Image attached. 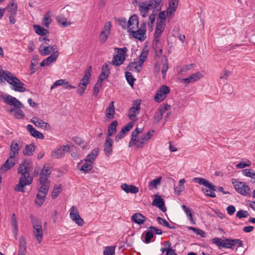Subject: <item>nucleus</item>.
I'll return each instance as SVG.
<instances>
[{"label":"nucleus","mask_w":255,"mask_h":255,"mask_svg":"<svg viewBox=\"0 0 255 255\" xmlns=\"http://www.w3.org/2000/svg\"><path fill=\"white\" fill-rule=\"evenodd\" d=\"M33 167L32 162L28 160H24L20 164L17 169V173L21 175L18 183L15 186L14 190L18 192H24V187L31 184L33 181V177L30 175Z\"/></svg>","instance_id":"nucleus-1"},{"label":"nucleus","mask_w":255,"mask_h":255,"mask_svg":"<svg viewBox=\"0 0 255 255\" xmlns=\"http://www.w3.org/2000/svg\"><path fill=\"white\" fill-rule=\"evenodd\" d=\"M161 8V0H149L141 2L138 4V9L143 17H146L149 10L159 11Z\"/></svg>","instance_id":"nucleus-2"},{"label":"nucleus","mask_w":255,"mask_h":255,"mask_svg":"<svg viewBox=\"0 0 255 255\" xmlns=\"http://www.w3.org/2000/svg\"><path fill=\"white\" fill-rule=\"evenodd\" d=\"M213 244H216L219 249L221 247L232 249L234 246L238 247H242L243 243L242 241L239 239H230L226 238L223 241L221 239L218 238H214L212 240Z\"/></svg>","instance_id":"nucleus-3"},{"label":"nucleus","mask_w":255,"mask_h":255,"mask_svg":"<svg viewBox=\"0 0 255 255\" xmlns=\"http://www.w3.org/2000/svg\"><path fill=\"white\" fill-rule=\"evenodd\" d=\"M232 184L234 185L236 191L241 195L245 196L251 195V190L250 188L245 182L233 179Z\"/></svg>","instance_id":"nucleus-4"},{"label":"nucleus","mask_w":255,"mask_h":255,"mask_svg":"<svg viewBox=\"0 0 255 255\" xmlns=\"http://www.w3.org/2000/svg\"><path fill=\"white\" fill-rule=\"evenodd\" d=\"M5 81L13 86L12 89L15 91L24 92L26 90V88L23 87L24 84L11 73Z\"/></svg>","instance_id":"nucleus-5"},{"label":"nucleus","mask_w":255,"mask_h":255,"mask_svg":"<svg viewBox=\"0 0 255 255\" xmlns=\"http://www.w3.org/2000/svg\"><path fill=\"white\" fill-rule=\"evenodd\" d=\"M115 50H117V54L113 57L112 61V64L116 66H119L122 65L126 60V53L128 51L126 47L115 48Z\"/></svg>","instance_id":"nucleus-6"},{"label":"nucleus","mask_w":255,"mask_h":255,"mask_svg":"<svg viewBox=\"0 0 255 255\" xmlns=\"http://www.w3.org/2000/svg\"><path fill=\"white\" fill-rule=\"evenodd\" d=\"M32 227L34 237L38 243H40L43 237V230L41 221L38 220H34L32 222Z\"/></svg>","instance_id":"nucleus-7"},{"label":"nucleus","mask_w":255,"mask_h":255,"mask_svg":"<svg viewBox=\"0 0 255 255\" xmlns=\"http://www.w3.org/2000/svg\"><path fill=\"white\" fill-rule=\"evenodd\" d=\"M1 98L5 103L15 108L24 107L23 105L19 100L11 96L2 94L1 96Z\"/></svg>","instance_id":"nucleus-8"},{"label":"nucleus","mask_w":255,"mask_h":255,"mask_svg":"<svg viewBox=\"0 0 255 255\" xmlns=\"http://www.w3.org/2000/svg\"><path fill=\"white\" fill-rule=\"evenodd\" d=\"M170 92L169 87L166 85L161 86L157 90L154 96V100L158 103L162 102L166 97L167 94Z\"/></svg>","instance_id":"nucleus-9"},{"label":"nucleus","mask_w":255,"mask_h":255,"mask_svg":"<svg viewBox=\"0 0 255 255\" xmlns=\"http://www.w3.org/2000/svg\"><path fill=\"white\" fill-rule=\"evenodd\" d=\"M70 217L78 226L83 225L84 220L80 217L79 211L75 206H73L70 210Z\"/></svg>","instance_id":"nucleus-10"},{"label":"nucleus","mask_w":255,"mask_h":255,"mask_svg":"<svg viewBox=\"0 0 255 255\" xmlns=\"http://www.w3.org/2000/svg\"><path fill=\"white\" fill-rule=\"evenodd\" d=\"M22 142L19 140H14L11 143L10 146V158H14L15 156L18 154L20 149L22 148Z\"/></svg>","instance_id":"nucleus-11"},{"label":"nucleus","mask_w":255,"mask_h":255,"mask_svg":"<svg viewBox=\"0 0 255 255\" xmlns=\"http://www.w3.org/2000/svg\"><path fill=\"white\" fill-rule=\"evenodd\" d=\"M51 168L50 166L44 165L40 173L39 182L40 183H46V182H49L48 179L51 173Z\"/></svg>","instance_id":"nucleus-12"},{"label":"nucleus","mask_w":255,"mask_h":255,"mask_svg":"<svg viewBox=\"0 0 255 255\" xmlns=\"http://www.w3.org/2000/svg\"><path fill=\"white\" fill-rule=\"evenodd\" d=\"M70 148V145L61 146L52 152L51 157L55 159L61 158L64 155L65 152L69 150Z\"/></svg>","instance_id":"nucleus-13"},{"label":"nucleus","mask_w":255,"mask_h":255,"mask_svg":"<svg viewBox=\"0 0 255 255\" xmlns=\"http://www.w3.org/2000/svg\"><path fill=\"white\" fill-rule=\"evenodd\" d=\"M138 18L136 14L132 15L128 20V31L130 32L131 30H134L138 28Z\"/></svg>","instance_id":"nucleus-14"},{"label":"nucleus","mask_w":255,"mask_h":255,"mask_svg":"<svg viewBox=\"0 0 255 255\" xmlns=\"http://www.w3.org/2000/svg\"><path fill=\"white\" fill-rule=\"evenodd\" d=\"M57 47L55 45L50 46L49 43H46V45H44V43H42L39 47V51L41 55L46 56L49 55L51 52H55Z\"/></svg>","instance_id":"nucleus-15"},{"label":"nucleus","mask_w":255,"mask_h":255,"mask_svg":"<svg viewBox=\"0 0 255 255\" xmlns=\"http://www.w3.org/2000/svg\"><path fill=\"white\" fill-rule=\"evenodd\" d=\"M176 10L168 6L166 10L161 11L159 13L158 17L159 19L157 20H161L165 22V18L168 17L171 18L174 14Z\"/></svg>","instance_id":"nucleus-16"},{"label":"nucleus","mask_w":255,"mask_h":255,"mask_svg":"<svg viewBox=\"0 0 255 255\" xmlns=\"http://www.w3.org/2000/svg\"><path fill=\"white\" fill-rule=\"evenodd\" d=\"M30 122L36 127L43 129L48 130L50 128L49 124L39 119L37 117H33L30 120Z\"/></svg>","instance_id":"nucleus-17"},{"label":"nucleus","mask_w":255,"mask_h":255,"mask_svg":"<svg viewBox=\"0 0 255 255\" xmlns=\"http://www.w3.org/2000/svg\"><path fill=\"white\" fill-rule=\"evenodd\" d=\"M171 106L167 104H164L155 113L154 118L156 123H158L162 118L163 114L170 108Z\"/></svg>","instance_id":"nucleus-18"},{"label":"nucleus","mask_w":255,"mask_h":255,"mask_svg":"<svg viewBox=\"0 0 255 255\" xmlns=\"http://www.w3.org/2000/svg\"><path fill=\"white\" fill-rule=\"evenodd\" d=\"M113 140L109 136H106V141L104 145V151L107 156H110L113 152Z\"/></svg>","instance_id":"nucleus-19"},{"label":"nucleus","mask_w":255,"mask_h":255,"mask_svg":"<svg viewBox=\"0 0 255 255\" xmlns=\"http://www.w3.org/2000/svg\"><path fill=\"white\" fill-rule=\"evenodd\" d=\"M92 67L90 66L85 72L84 75L82 79L80 80L79 85L87 87L90 82Z\"/></svg>","instance_id":"nucleus-20"},{"label":"nucleus","mask_w":255,"mask_h":255,"mask_svg":"<svg viewBox=\"0 0 255 255\" xmlns=\"http://www.w3.org/2000/svg\"><path fill=\"white\" fill-rule=\"evenodd\" d=\"M203 77V75L200 72H198L195 73L190 75L189 77L186 78H183L181 81L186 84L194 82L200 79Z\"/></svg>","instance_id":"nucleus-21"},{"label":"nucleus","mask_w":255,"mask_h":255,"mask_svg":"<svg viewBox=\"0 0 255 255\" xmlns=\"http://www.w3.org/2000/svg\"><path fill=\"white\" fill-rule=\"evenodd\" d=\"M152 205L157 206L163 212L166 211V208L164 206V201L159 195H155V199L152 203Z\"/></svg>","instance_id":"nucleus-22"},{"label":"nucleus","mask_w":255,"mask_h":255,"mask_svg":"<svg viewBox=\"0 0 255 255\" xmlns=\"http://www.w3.org/2000/svg\"><path fill=\"white\" fill-rule=\"evenodd\" d=\"M59 55V53L57 51H56L50 55L49 56L44 59L41 63L40 66L41 67L44 66H48L53 62L55 61Z\"/></svg>","instance_id":"nucleus-23"},{"label":"nucleus","mask_w":255,"mask_h":255,"mask_svg":"<svg viewBox=\"0 0 255 255\" xmlns=\"http://www.w3.org/2000/svg\"><path fill=\"white\" fill-rule=\"evenodd\" d=\"M110 74V69L108 64L105 63L102 68V72L99 76L98 80L103 82V80L107 79Z\"/></svg>","instance_id":"nucleus-24"},{"label":"nucleus","mask_w":255,"mask_h":255,"mask_svg":"<svg viewBox=\"0 0 255 255\" xmlns=\"http://www.w3.org/2000/svg\"><path fill=\"white\" fill-rule=\"evenodd\" d=\"M165 27V22L161 20H157L154 31V37L159 38Z\"/></svg>","instance_id":"nucleus-25"},{"label":"nucleus","mask_w":255,"mask_h":255,"mask_svg":"<svg viewBox=\"0 0 255 255\" xmlns=\"http://www.w3.org/2000/svg\"><path fill=\"white\" fill-rule=\"evenodd\" d=\"M129 33L133 37L140 41H144L146 38L145 32L140 29H137L134 30H131Z\"/></svg>","instance_id":"nucleus-26"},{"label":"nucleus","mask_w":255,"mask_h":255,"mask_svg":"<svg viewBox=\"0 0 255 255\" xmlns=\"http://www.w3.org/2000/svg\"><path fill=\"white\" fill-rule=\"evenodd\" d=\"M26 128L30 133V134L34 137L41 139H44V136L43 134L39 131L35 129L32 125H28L26 126Z\"/></svg>","instance_id":"nucleus-27"},{"label":"nucleus","mask_w":255,"mask_h":255,"mask_svg":"<svg viewBox=\"0 0 255 255\" xmlns=\"http://www.w3.org/2000/svg\"><path fill=\"white\" fill-rule=\"evenodd\" d=\"M121 188L127 193H131L135 194L139 191L138 187L132 185H128L126 183H123L121 185Z\"/></svg>","instance_id":"nucleus-28"},{"label":"nucleus","mask_w":255,"mask_h":255,"mask_svg":"<svg viewBox=\"0 0 255 255\" xmlns=\"http://www.w3.org/2000/svg\"><path fill=\"white\" fill-rule=\"evenodd\" d=\"M99 148H96L94 149L90 153L88 154L85 159V162H88L93 164L94 160L96 158V157L99 154Z\"/></svg>","instance_id":"nucleus-29"},{"label":"nucleus","mask_w":255,"mask_h":255,"mask_svg":"<svg viewBox=\"0 0 255 255\" xmlns=\"http://www.w3.org/2000/svg\"><path fill=\"white\" fill-rule=\"evenodd\" d=\"M131 219L132 222L141 225L145 221L146 218L141 213H136L131 216Z\"/></svg>","instance_id":"nucleus-30"},{"label":"nucleus","mask_w":255,"mask_h":255,"mask_svg":"<svg viewBox=\"0 0 255 255\" xmlns=\"http://www.w3.org/2000/svg\"><path fill=\"white\" fill-rule=\"evenodd\" d=\"M153 48L156 56H160L162 54V50L161 48V43L158 38H155L153 42Z\"/></svg>","instance_id":"nucleus-31"},{"label":"nucleus","mask_w":255,"mask_h":255,"mask_svg":"<svg viewBox=\"0 0 255 255\" xmlns=\"http://www.w3.org/2000/svg\"><path fill=\"white\" fill-rule=\"evenodd\" d=\"M17 5L14 2V0H11L6 8L9 15H16L17 13Z\"/></svg>","instance_id":"nucleus-32"},{"label":"nucleus","mask_w":255,"mask_h":255,"mask_svg":"<svg viewBox=\"0 0 255 255\" xmlns=\"http://www.w3.org/2000/svg\"><path fill=\"white\" fill-rule=\"evenodd\" d=\"M118 125V122L117 121H113L109 126L108 129V135L107 136H112L113 134L117 132V127Z\"/></svg>","instance_id":"nucleus-33"},{"label":"nucleus","mask_w":255,"mask_h":255,"mask_svg":"<svg viewBox=\"0 0 255 255\" xmlns=\"http://www.w3.org/2000/svg\"><path fill=\"white\" fill-rule=\"evenodd\" d=\"M115 109L114 102L112 101L106 110V116L108 119H112L114 118Z\"/></svg>","instance_id":"nucleus-34"},{"label":"nucleus","mask_w":255,"mask_h":255,"mask_svg":"<svg viewBox=\"0 0 255 255\" xmlns=\"http://www.w3.org/2000/svg\"><path fill=\"white\" fill-rule=\"evenodd\" d=\"M35 151V146L33 144L26 145L23 153L26 156H31Z\"/></svg>","instance_id":"nucleus-35"},{"label":"nucleus","mask_w":255,"mask_h":255,"mask_svg":"<svg viewBox=\"0 0 255 255\" xmlns=\"http://www.w3.org/2000/svg\"><path fill=\"white\" fill-rule=\"evenodd\" d=\"M148 54V51H144L142 50L139 56V59L138 61H137L138 62V66H139V67H142L144 62L147 59Z\"/></svg>","instance_id":"nucleus-36"},{"label":"nucleus","mask_w":255,"mask_h":255,"mask_svg":"<svg viewBox=\"0 0 255 255\" xmlns=\"http://www.w3.org/2000/svg\"><path fill=\"white\" fill-rule=\"evenodd\" d=\"M46 194H41V192H38L36 195V199L35 200V203L38 206L40 207L45 201Z\"/></svg>","instance_id":"nucleus-37"},{"label":"nucleus","mask_w":255,"mask_h":255,"mask_svg":"<svg viewBox=\"0 0 255 255\" xmlns=\"http://www.w3.org/2000/svg\"><path fill=\"white\" fill-rule=\"evenodd\" d=\"M182 209L184 210L188 219L190 220L192 224H195V222L193 220L192 211L190 209L187 208L186 205H182L181 206Z\"/></svg>","instance_id":"nucleus-38"},{"label":"nucleus","mask_w":255,"mask_h":255,"mask_svg":"<svg viewBox=\"0 0 255 255\" xmlns=\"http://www.w3.org/2000/svg\"><path fill=\"white\" fill-rule=\"evenodd\" d=\"M11 225L15 234V236L16 237L18 230V223L14 213H13L11 216Z\"/></svg>","instance_id":"nucleus-39"},{"label":"nucleus","mask_w":255,"mask_h":255,"mask_svg":"<svg viewBox=\"0 0 255 255\" xmlns=\"http://www.w3.org/2000/svg\"><path fill=\"white\" fill-rule=\"evenodd\" d=\"M33 27L36 33H37L38 35L43 36L46 35L48 32V31L47 29L44 28L40 25H34Z\"/></svg>","instance_id":"nucleus-40"},{"label":"nucleus","mask_w":255,"mask_h":255,"mask_svg":"<svg viewBox=\"0 0 255 255\" xmlns=\"http://www.w3.org/2000/svg\"><path fill=\"white\" fill-rule=\"evenodd\" d=\"M58 23L61 26L65 27L71 24L70 22H67V19L62 16H58L56 17Z\"/></svg>","instance_id":"nucleus-41"},{"label":"nucleus","mask_w":255,"mask_h":255,"mask_svg":"<svg viewBox=\"0 0 255 255\" xmlns=\"http://www.w3.org/2000/svg\"><path fill=\"white\" fill-rule=\"evenodd\" d=\"M52 20L50 17V12H47L42 18V23L46 27H48Z\"/></svg>","instance_id":"nucleus-42"},{"label":"nucleus","mask_w":255,"mask_h":255,"mask_svg":"<svg viewBox=\"0 0 255 255\" xmlns=\"http://www.w3.org/2000/svg\"><path fill=\"white\" fill-rule=\"evenodd\" d=\"M139 112V110H135L134 108H130L129 110L128 117L131 120L134 121L136 120V117L137 115L138 114Z\"/></svg>","instance_id":"nucleus-43"},{"label":"nucleus","mask_w":255,"mask_h":255,"mask_svg":"<svg viewBox=\"0 0 255 255\" xmlns=\"http://www.w3.org/2000/svg\"><path fill=\"white\" fill-rule=\"evenodd\" d=\"M125 76L128 83L131 87H133L135 79L133 77L132 74L127 71L125 73Z\"/></svg>","instance_id":"nucleus-44"},{"label":"nucleus","mask_w":255,"mask_h":255,"mask_svg":"<svg viewBox=\"0 0 255 255\" xmlns=\"http://www.w3.org/2000/svg\"><path fill=\"white\" fill-rule=\"evenodd\" d=\"M127 69L129 71H131L133 69H135L138 72H140L141 70V68L139 67V66H138V62L137 61H135L130 62L128 65Z\"/></svg>","instance_id":"nucleus-45"},{"label":"nucleus","mask_w":255,"mask_h":255,"mask_svg":"<svg viewBox=\"0 0 255 255\" xmlns=\"http://www.w3.org/2000/svg\"><path fill=\"white\" fill-rule=\"evenodd\" d=\"M162 179L161 176L154 179V180L149 182V187L150 188H156L158 185L160 184V182Z\"/></svg>","instance_id":"nucleus-46"},{"label":"nucleus","mask_w":255,"mask_h":255,"mask_svg":"<svg viewBox=\"0 0 255 255\" xmlns=\"http://www.w3.org/2000/svg\"><path fill=\"white\" fill-rule=\"evenodd\" d=\"M157 221L159 224L163 226L166 227L169 229H175V227L174 226H170L167 221L160 217H158L157 218Z\"/></svg>","instance_id":"nucleus-47"},{"label":"nucleus","mask_w":255,"mask_h":255,"mask_svg":"<svg viewBox=\"0 0 255 255\" xmlns=\"http://www.w3.org/2000/svg\"><path fill=\"white\" fill-rule=\"evenodd\" d=\"M92 164L85 161L84 164L80 168V170L86 173L90 171L92 169Z\"/></svg>","instance_id":"nucleus-48"},{"label":"nucleus","mask_w":255,"mask_h":255,"mask_svg":"<svg viewBox=\"0 0 255 255\" xmlns=\"http://www.w3.org/2000/svg\"><path fill=\"white\" fill-rule=\"evenodd\" d=\"M41 186L39 189L38 192H41V194H47L49 188V182H46V183H40Z\"/></svg>","instance_id":"nucleus-49"},{"label":"nucleus","mask_w":255,"mask_h":255,"mask_svg":"<svg viewBox=\"0 0 255 255\" xmlns=\"http://www.w3.org/2000/svg\"><path fill=\"white\" fill-rule=\"evenodd\" d=\"M242 171L243 174L245 176L255 179V172L254 171V170L250 169H245L242 170Z\"/></svg>","instance_id":"nucleus-50"},{"label":"nucleus","mask_w":255,"mask_h":255,"mask_svg":"<svg viewBox=\"0 0 255 255\" xmlns=\"http://www.w3.org/2000/svg\"><path fill=\"white\" fill-rule=\"evenodd\" d=\"M193 181L194 182L198 183L200 185H202L206 187L207 186V185L209 182V181H208L205 178L201 177H195L193 178Z\"/></svg>","instance_id":"nucleus-51"},{"label":"nucleus","mask_w":255,"mask_h":255,"mask_svg":"<svg viewBox=\"0 0 255 255\" xmlns=\"http://www.w3.org/2000/svg\"><path fill=\"white\" fill-rule=\"evenodd\" d=\"M102 82L98 80L96 84H95L93 89V95L97 97L98 95L100 89L102 87Z\"/></svg>","instance_id":"nucleus-52"},{"label":"nucleus","mask_w":255,"mask_h":255,"mask_svg":"<svg viewBox=\"0 0 255 255\" xmlns=\"http://www.w3.org/2000/svg\"><path fill=\"white\" fill-rule=\"evenodd\" d=\"M61 188L60 185H59V186L55 185L54 187V188H53L52 192V197L53 199H55V198H56L58 196V195L61 192Z\"/></svg>","instance_id":"nucleus-53"},{"label":"nucleus","mask_w":255,"mask_h":255,"mask_svg":"<svg viewBox=\"0 0 255 255\" xmlns=\"http://www.w3.org/2000/svg\"><path fill=\"white\" fill-rule=\"evenodd\" d=\"M250 216L249 213L247 211L241 210L238 211L236 213V216L239 219L243 218H247Z\"/></svg>","instance_id":"nucleus-54"},{"label":"nucleus","mask_w":255,"mask_h":255,"mask_svg":"<svg viewBox=\"0 0 255 255\" xmlns=\"http://www.w3.org/2000/svg\"><path fill=\"white\" fill-rule=\"evenodd\" d=\"M115 249V247H107L104 251V255H114Z\"/></svg>","instance_id":"nucleus-55"},{"label":"nucleus","mask_w":255,"mask_h":255,"mask_svg":"<svg viewBox=\"0 0 255 255\" xmlns=\"http://www.w3.org/2000/svg\"><path fill=\"white\" fill-rule=\"evenodd\" d=\"M194 66H195L194 64L185 65L181 68L180 70V73L183 74V73H186L188 71L193 68L194 67Z\"/></svg>","instance_id":"nucleus-56"},{"label":"nucleus","mask_w":255,"mask_h":255,"mask_svg":"<svg viewBox=\"0 0 255 255\" xmlns=\"http://www.w3.org/2000/svg\"><path fill=\"white\" fill-rule=\"evenodd\" d=\"M111 27L112 24L111 21H108L105 23L101 32H104V33H106L107 34H110Z\"/></svg>","instance_id":"nucleus-57"},{"label":"nucleus","mask_w":255,"mask_h":255,"mask_svg":"<svg viewBox=\"0 0 255 255\" xmlns=\"http://www.w3.org/2000/svg\"><path fill=\"white\" fill-rule=\"evenodd\" d=\"M120 25L124 29H128V21H127V19L125 18L122 17L118 19Z\"/></svg>","instance_id":"nucleus-58"},{"label":"nucleus","mask_w":255,"mask_h":255,"mask_svg":"<svg viewBox=\"0 0 255 255\" xmlns=\"http://www.w3.org/2000/svg\"><path fill=\"white\" fill-rule=\"evenodd\" d=\"M153 237V233L151 230H149L145 233V237L144 242L146 243H149L151 241V239Z\"/></svg>","instance_id":"nucleus-59"},{"label":"nucleus","mask_w":255,"mask_h":255,"mask_svg":"<svg viewBox=\"0 0 255 255\" xmlns=\"http://www.w3.org/2000/svg\"><path fill=\"white\" fill-rule=\"evenodd\" d=\"M65 84H67V81L65 79H60L56 81L53 85L51 87V89H53L54 87L59 86H62Z\"/></svg>","instance_id":"nucleus-60"},{"label":"nucleus","mask_w":255,"mask_h":255,"mask_svg":"<svg viewBox=\"0 0 255 255\" xmlns=\"http://www.w3.org/2000/svg\"><path fill=\"white\" fill-rule=\"evenodd\" d=\"M153 132V130H149L146 134H143L140 136L141 139L144 140L147 142L152 137Z\"/></svg>","instance_id":"nucleus-61"},{"label":"nucleus","mask_w":255,"mask_h":255,"mask_svg":"<svg viewBox=\"0 0 255 255\" xmlns=\"http://www.w3.org/2000/svg\"><path fill=\"white\" fill-rule=\"evenodd\" d=\"M16 110L14 114L15 117L17 119H21L24 117L23 111L20 109L21 108H16Z\"/></svg>","instance_id":"nucleus-62"},{"label":"nucleus","mask_w":255,"mask_h":255,"mask_svg":"<svg viewBox=\"0 0 255 255\" xmlns=\"http://www.w3.org/2000/svg\"><path fill=\"white\" fill-rule=\"evenodd\" d=\"M15 164L14 158H10V155L6 160L5 163L3 164V167L5 166V165H8L9 166V168H11Z\"/></svg>","instance_id":"nucleus-63"},{"label":"nucleus","mask_w":255,"mask_h":255,"mask_svg":"<svg viewBox=\"0 0 255 255\" xmlns=\"http://www.w3.org/2000/svg\"><path fill=\"white\" fill-rule=\"evenodd\" d=\"M73 140L79 146L82 147H84L85 146L84 141L80 137H74L73 138Z\"/></svg>","instance_id":"nucleus-64"}]
</instances>
